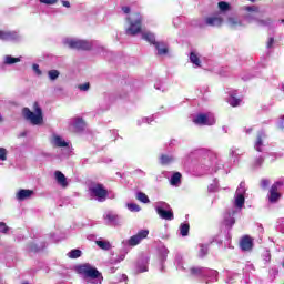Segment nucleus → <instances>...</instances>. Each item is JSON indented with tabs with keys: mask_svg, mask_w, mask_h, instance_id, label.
Here are the masks:
<instances>
[{
	"mask_svg": "<svg viewBox=\"0 0 284 284\" xmlns=\"http://www.w3.org/2000/svg\"><path fill=\"white\" fill-rule=\"evenodd\" d=\"M33 111L30 108L24 106L22 109V116L26 121H29L31 125H43V109L39 105V102L33 103Z\"/></svg>",
	"mask_w": 284,
	"mask_h": 284,
	"instance_id": "f257e3e1",
	"label": "nucleus"
},
{
	"mask_svg": "<svg viewBox=\"0 0 284 284\" xmlns=\"http://www.w3.org/2000/svg\"><path fill=\"white\" fill-rule=\"evenodd\" d=\"M75 272L84 276V278H99L101 276V272L88 263L75 266Z\"/></svg>",
	"mask_w": 284,
	"mask_h": 284,
	"instance_id": "f03ea898",
	"label": "nucleus"
},
{
	"mask_svg": "<svg viewBox=\"0 0 284 284\" xmlns=\"http://www.w3.org/2000/svg\"><path fill=\"white\" fill-rule=\"evenodd\" d=\"M134 19L131 20V18H128V21L130 23V27L126 29V34H131V37H134L141 32V13H134Z\"/></svg>",
	"mask_w": 284,
	"mask_h": 284,
	"instance_id": "7ed1b4c3",
	"label": "nucleus"
},
{
	"mask_svg": "<svg viewBox=\"0 0 284 284\" xmlns=\"http://www.w3.org/2000/svg\"><path fill=\"white\" fill-rule=\"evenodd\" d=\"M67 45L71 50H78V51H90L92 50V42L88 40H68Z\"/></svg>",
	"mask_w": 284,
	"mask_h": 284,
	"instance_id": "20e7f679",
	"label": "nucleus"
},
{
	"mask_svg": "<svg viewBox=\"0 0 284 284\" xmlns=\"http://www.w3.org/2000/svg\"><path fill=\"white\" fill-rule=\"evenodd\" d=\"M283 187V182L277 181L274 184L271 185L268 190V202L270 203H278L281 201V196L283 194L280 193L278 189Z\"/></svg>",
	"mask_w": 284,
	"mask_h": 284,
	"instance_id": "39448f33",
	"label": "nucleus"
},
{
	"mask_svg": "<svg viewBox=\"0 0 284 284\" xmlns=\"http://www.w3.org/2000/svg\"><path fill=\"white\" fill-rule=\"evenodd\" d=\"M89 192L93 195L97 196L98 201L103 202L108 199V189L103 186V184H95L89 189Z\"/></svg>",
	"mask_w": 284,
	"mask_h": 284,
	"instance_id": "423d86ee",
	"label": "nucleus"
},
{
	"mask_svg": "<svg viewBox=\"0 0 284 284\" xmlns=\"http://www.w3.org/2000/svg\"><path fill=\"white\" fill-rule=\"evenodd\" d=\"M150 235V231L149 230H141L138 232V234L132 235L129 240H128V245L130 247H136V245H139L141 243V241H144V239L146 236Z\"/></svg>",
	"mask_w": 284,
	"mask_h": 284,
	"instance_id": "0eeeda50",
	"label": "nucleus"
},
{
	"mask_svg": "<svg viewBox=\"0 0 284 284\" xmlns=\"http://www.w3.org/2000/svg\"><path fill=\"white\" fill-rule=\"evenodd\" d=\"M254 247V239L250 235H243L240 240V248L242 252H252Z\"/></svg>",
	"mask_w": 284,
	"mask_h": 284,
	"instance_id": "6e6552de",
	"label": "nucleus"
},
{
	"mask_svg": "<svg viewBox=\"0 0 284 284\" xmlns=\"http://www.w3.org/2000/svg\"><path fill=\"white\" fill-rule=\"evenodd\" d=\"M193 123L195 125H212L213 123H215V121L214 120H210V118H207V114H205V113H199L193 119Z\"/></svg>",
	"mask_w": 284,
	"mask_h": 284,
	"instance_id": "1a4fd4ad",
	"label": "nucleus"
},
{
	"mask_svg": "<svg viewBox=\"0 0 284 284\" xmlns=\"http://www.w3.org/2000/svg\"><path fill=\"white\" fill-rule=\"evenodd\" d=\"M158 215L164 221H173L174 213L172 211H165L163 207H156Z\"/></svg>",
	"mask_w": 284,
	"mask_h": 284,
	"instance_id": "9d476101",
	"label": "nucleus"
},
{
	"mask_svg": "<svg viewBox=\"0 0 284 284\" xmlns=\"http://www.w3.org/2000/svg\"><path fill=\"white\" fill-rule=\"evenodd\" d=\"M55 181L61 185L62 187H68V178H65V174L61 171L54 172Z\"/></svg>",
	"mask_w": 284,
	"mask_h": 284,
	"instance_id": "9b49d317",
	"label": "nucleus"
},
{
	"mask_svg": "<svg viewBox=\"0 0 284 284\" xmlns=\"http://www.w3.org/2000/svg\"><path fill=\"white\" fill-rule=\"evenodd\" d=\"M34 194L33 190L22 189L17 193L18 201H26V199H30Z\"/></svg>",
	"mask_w": 284,
	"mask_h": 284,
	"instance_id": "f8f14e48",
	"label": "nucleus"
},
{
	"mask_svg": "<svg viewBox=\"0 0 284 284\" xmlns=\"http://www.w3.org/2000/svg\"><path fill=\"white\" fill-rule=\"evenodd\" d=\"M205 23H206V26H211V27H214V26L221 27V26H223V18L207 17V18H205Z\"/></svg>",
	"mask_w": 284,
	"mask_h": 284,
	"instance_id": "ddd939ff",
	"label": "nucleus"
},
{
	"mask_svg": "<svg viewBox=\"0 0 284 284\" xmlns=\"http://www.w3.org/2000/svg\"><path fill=\"white\" fill-rule=\"evenodd\" d=\"M265 132L264 131H260L257 132V138L255 141V150L257 152H263V149H261L263 146V139H265Z\"/></svg>",
	"mask_w": 284,
	"mask_h": 284,
	"instance_id": "4468645a",
	"label": "nucleus"
},
{
	"mask_svg": "<svg viewBox=\"0 0 284 284\" xmlns=\"http://www.w3.org/2000/svg\"><path fill=\"white\" fill-rule=\"evenodd\" d=\"M155 49L158 50V54L163 57V54H168L170 50L168 49V44L165 42H158L154 44Z\"/></svg>",
	"mask_w": 284,
	"mask_h": 284,
	"instance_id": "2eb2a0df",
	"label": "nucleus"
},
{
	"mask_svg": "<svg viewBox=\"0 0 284 284\" xmlns=\"http://www.w3.org/2000/svg\"><path fill=\"white\" fill-rule=\"evenodd\" d=\"M142 39H144V41H148V43H151V45H156V43H159V41H156V37H154V33L151 32L143 33Z\"/></svg>",
	"mask_w": 284,
	"mask_h": 284,
	"instance_id": "dca6fc26",
	"label": "nucleus"
},
{
	"mask_svg": "<svg viewBox=\"0 0 284 284\" xmlns=\"http://www.w3.org/2000/svg\"><path fill=\"white\" fill-rule=\"evenodd\" d=\"M182 178H183V175L181 174V172L173 173V175L171 176V180H170V184L171 185H180Z\"/></svg>",
	"mask_w": 284,
	"mask_h": 284,
	"instance_id": "f3484780",
	"label": "nucleus"
},
{
	"mask_svg": "<svg viewBox=\"0 0 284 284\" xmlns=\"http://www.w3.org/2000/svg\"><path fill=\"white\" fill-rule=\"evenodd\" d=\"M174 162V158L168 154H162L160 156V163L161 165H170V163Z\"/></svg>",
	"mask_w": 284,
	"mask_h": 284,
	"instance_id": "a211bd4d",
	"label": "nucleus"
},
{
	"mask_svg": "<svg viewBox=\"0 0 284 284\" xmlns=\"http://www.w3.org/2000/svg\"><path fill=\"white\" fill-rule=\"evenodd\" d=\"M55 148H68V142H65L61 136L55 135L53 138Z\"/></svg>",
	"mask_w": 284,
	"mask_h": 284,
	"instance_id": "6ab92c4d",
	"label": "nucleus"
},
{
	"mask_svg": "<svg viewBox=\"0 0 284 284\" xmlns=\"http://www.w3.org/2000/svg\"><path fill=\"white\" fill-rule=\"evenodd\" d=\"M74 128L79 131L85 130V120H83V118H77L74 121Z\"/></svg>",
	"mask_w": 284,
	"mask_h": 284,
	"instance_id": "aec40b11",
	"label": "nucleus"
},
{
	"mask_svg": "<svg viewBox=\"0 0 284 284\" xmlns=\"http://www.w3.org/2000/svg\"><path fill=\"white\" fill-rule=\"evenodd\" d=\"M230 97H231V100L229 101L230 105L232 108H239V105H241V98H236V95L233 93H231Z\"/></svg>",
	"mask_w": 284,
	"mask_h": 284,
	"instance_id": "412c9836",
	"label": "nucleus"
},
{
	"mask_svg": "<svg viewBox=\"0 0 284 284\" xmlns=\"http://www.w3.org/2000/svg\"><path fill=\"white\" fill-rule=\"evenodd\" d=\"M191 276H203V267L193 266L190 268Z\"/></svg>",
	"mask_w": 284,
	"mask_h": 284,
	"instance_id": "4be33fe9",
	"label": "nucleus"
},
{
	"mask_svg": "<svg viewBox=\"0 0 284 284\" xmlns=\"http://www.w3.org/2000/svg\"><path fill=\"white\" fill-rule=\"evenodd\" d=\"M135 199L140 201V203H150V197L143 192H138Z\"/></svg>",
	"mask_w": 284,
	"mask_h": 284,
	"instance_id": "5701e85b",
	"label": "nucleus"
},
{
	"mask_svg": "<svg viewBox=\"0 0 284 284\" xmlns=\"http://www.w3.org/2000/svg\"><path fill=\"white\" fill-rule=\"evenodd\" d=\"M190 61L191 63H193L194 65H197L199 68H201V59L199 58V55H196L194 52L190 53Z\"/></svg>",
	"mask_w": 284,
	"mask_h": 284,
	"instance_id": "b1692460",
	"label": "nucleus"
},
{
	"mask_svg": "<svg viewBox=\"0 0 284 284\" xmlns=\"http://www.w3.org/2000/svg\"><path fill=\"white\" fill-rule=\"evenodd\" d=\"M180 234L181 236H187L190 234V224L187 223L181 224Z\"/></svg>",
	"mask_w": 284,
	"mask_h": 284,
	"instance_id": "393cba45",
	"label": "nucleus"
},
{
	"mask_svg": "<svg viewBox=\"0 0 284 284\" xmlns=\"http://www.w3.org/2000/svg\"><path fill=\"white\" fill-rule=\"evenodd\" d=\"M95 245H98V247H100V250H110V247H112V245L110 244V242H105V241H95Z\"/></svg>",
	"mask_w": 284,
	"mask_h": 284,
	"instance_id": "a878e982",
	"label": "nucleus"
},
{
	"mask_svg": "<svg viewBox=\"0 0 284 284\" xmlns=\"http://www.w3.org/2000/svg\"><path fill=\"white\" fill-rule=\"evenodd\" d=\"M12 37H14V34H12V32L9 31H0V39L2 41H10V39H12Z\"/></svg>",
	"mask_w": 284,
	"mask_h": 284,
	"instance_id": "bb28decb",
	"label": "nucleus"
},
{
	"mask_svg": "<svg viewBox=\"0 0 284 284\" xmlns=\"http://www.w3.org/2000/svg\"><path fill=\"white\" fill-rule=\"evenodd\" d=\"M235 205L237 207H243L245 205V196L243 194H239L235 199Z\"/></svg>",
	"mask_w": 284,
	"mask_h": 284,
	"instance_id": "cd10ccee",
	"label": "nucleus"
},
{
	"mask_svg": "<svg viewBox=\"0 0 284 284\" xmlns=\"http://www.w3.org/2000/svg\"><path fill=\"white\" fill-rule=\"evenodd\" d=\"M19 61H21V59H19V58H12L11 55H7V57H6V60H4V63H6L7 65H12V64H14V63H19Z\"/></svg>",
	"mask_w": 284,
	"mask_h": 284,
	"instance_id": "c85d7f7f",
	"label": "nucleus"
},
{
	"mask_svg": "<svg viewBox=\"0 0 284 284\" xmlns=\"http://www.w3.org/2000/svg\"><path fill=\"white\" fill-rule=\"evenodd\" d=\"M81 256V250L74 248L69 252V258H80Z\"/></svg>",
	"mask_w": 284,
	"mask_h": 284,
	"instance_id": "c756f323",
	"label": "nucleus"
},
{
	"mask_svg": "<svg viewBox=\"0 0 284 284\" xmlns=\"http://www.w3.org/2000/svg\"><path fill=\"white\" fill-rule=\"evenodd\" d=\"M48 74H49V79L51 80V81H57V79H59V71L58 70H50L49 72H48Z\"/></svg>",
	"mask_w": 284,
	"mask_h": 284,
	"instance_id": "7c9ffc66",
	"label": "nucleus"
},
{
	"mask_svg": "<svg viewBox=\"0 0 284 284\" xmlns=\"http://www.w3.org/2000/svg\"><path fill=\"white\" fill-rule=\"evenodd\" d=\"M128 210H130V212H141V206L136 203H129Z\"/></svg>",
	"mask_w": 284,
	"mask_h": 284,
	"instance_id": "2f4dec72",
	"label": "nucleus"
},
{
	"mask_svg": "<svg viewBox=\"0 0 284 284\" xmlns=\"http://www.w3.org/2000/svg\"><path fill=\"white\" fill-rule=\"evenodd\" d=\"M217 7L220 10H222V12H226V10H230V3L225 2V1L219 2Z\"/></svg>",
	"mask_w": 284,
	"mask_h": 284,
	"instance_id": "473e14b6",
	"label": "nucleus"
},
{
	"mask_svg": "<svg viewBox=\"0 0 284 284\" xmlns=\"http://www.w3.org/2000/svg\"><path fill=\"white\" fill-rule=\"evenodd\" d=\"M260 187H261V190H267V187H270V180L262 179L260 181Z\"/></svg>",
	"mask_w": 284,
	"mask_h": 284,
	"instance_id": "72a5a7b5",
	"label": "nucleus"
},
{
	"mask_svg": "<svg viewBox=\"0 0 284 284\" xmlns=\"http://www.w3.org/2000/svg\"><path fill=\"white\" fill-rule=\"evenodd\" d=\"M8 160V150L4 148H0V161H7Z\"/></svg>",
	"mask_w": 284,
	"mask_h": 284,
	"instance_id": "f704fd0d",
	"label": "nucleus"
},
{
	"mask_svg": "<svg viewBox=\"0 0 284 284\" xmlns=\"http://www.w3.org/2000/svg\"><path fill=\"white\" fill-rule=\"evenodd\" d=\"M257 22L260 23V26H272V18L261 19L257 20Z\"/></svg>",
	"mask_w": 284,
	"mask_h": 284,
	"instance_id": "c9c22d12",
	"label": "nucleus"
},
{
	"mask_svg": "<svg viewBox=\"0 0 284 284\" xmlns=\"http://www.w3.org/2000/svg\"><path fill=\"white\" fill-rule=\"evenodd\" d=\"M8 230H10V227H8V225H6L4 222H1V223H0V232H1L2 234H8Z\"/></svg>",
	"mask_w": 284,
	"mask_h": 284,
	"instance_id": "e433bc0d",
	"label": "nucleus"
},
{
	"mask_svg": "<svg viewBox=\"0 0 284 284\" xmlns=\"http://www.w3.org/2000/svg\"><path fill=\"white\" fill-rule=\"evenodd\" d=\"M244 10L246 12H258V7H256V6H248V7H245Z\"/></svg>",
	"mask_w": 284,
	"mask_h": 284,
	"instance_id": "4c0bfd02",
	"label": "nucleus"
},
{
	"mask_svg": "<svg viewBox=\"0 0 284 284\" xmlns=\"http://www.w3.org/2000/svg\"><path fill=\"white\" fill-rule=\"evenodd\" d=\"M78 88L82 92H88V90H90V84H89V82H85L84 84H80Z\"/></svg>",
	"mask_w": 284,
	"mask_h": 284,
	"instance_id": "58836bf2",
	"label": "nucleus"
},
{
	"mask_svg": "<svg viewBox=\"0 0 284 284\" xmlns=\"http://www.w3.org/2000/svg\"><path fill=\"white\" fill-rule=\"evenodd\" d=\"M40 3H44L45 6H54L57 0H40Z\"/></svg>",
	"mask_w": 284,
	"mask_h": 284,
	"instance_id": "ea45409f",
	"label": "nucleus"
},
{
	"mask_svg": "<svg viewBox=\"0 0 284 284\" xmlns=\"http://www.w3.org/2000/svg\"><path fill=\"white\" fill-rule=\"evenodd\" d=\"M229 23H231V26H241V21L235 18H229Z\"/></svg>",
	"mask_w": 284,
	"mask_h": 284,
	"instance_id": "a19ab883",
	"label": "nucleus"
},
{
	"mask_svg": "<svg viewBox=\"0 0 284 284\" xmlns=\"http://www.w3.org/2000/svg\"><path fill=\"white\" fill-rule=\"evenodd\" d=\"M266 48L270 50L274 48V38H268V41L266 42Z\"/></svg>",
	"mask_w": 284,
	"mask_h": 284,
	"instance_id": "79ce46f5",
	"label": "nucleus"
},
{
	"mask_svg": "<svg viewBox=\"0 0 284 284\" xmlns=\"http://www.w3.org/2000/svg\"><path fill=\"white\" fill-rule=\"evenodd\" d=\"M108 221H116V215L114 214H108L106 215Z\"/></svg>",
	"mask_w": 284,
	"mask_h": 284,
	"instance_id": "37998d69",
	"label": "nucleus"
},
{
	"mask_svg": "<svg viewBox=\"0 0 284 284\" xmlns=\"http://www.w3.org/2000/svg\"><path fill=\"white\" fill-rule=\"evenodd\" d=\"M130 7H122V12H124V14H130Z\"/></svg>",
	"mask_w": 284,
	"mask_h": 284,
	"instance_id": "c03bdc74",
	"label": "nucleus"
},
{
	"mask_svg": "<svg viewBox=\"0 0 284 284\" xmlns=\"http://www.w3.org/2000/svg\"><path fill=\"white\" fill-rule=\"evenodd\" d=\"M278 125H280L281 130H284V115L281 118Z\"/></svg>",
	"mask_w": 284,
	"mask_h": 284,
	"instance_id": "a18cd8bd",
	"label": "nucleus"
},
{
	"mask_svg": "<svg viewBox=\"0 0 284 284\" xmlns=\"http://www.w3.org/2000/svg\"><path fill=\"white\" fill-rule=\"evenodd\" d=\"M33 70L41 74V70L39 69V64H33Z\"/></svg>",
	"mask_w": 284,
	"mask_h": 284,
	"instance_id": "49530a36",
	"label": "nucleus"
},
{
	"mask_svg": "<svg viewBox=\"0 0 284 284\" xmlns=\"http://www.w3.org/2000/svg\"><path fill=\"white\" fill-rule=\"evenodd\" d=\"M62 6L64 8H70V1H62Z\"/></svg>",
	"mask_w": 284,
	"mask_h": 284,
	"instance_id": "de8ad7c7",
	"label": "nucleus"
},
{
	"mask_svg": "<svg viewBox=\"0 0 284 284\" xmlns=\"http://www.w3.org/2000/svg\"><path fill=\"white\" fill-rule=\"evenodd\" d=\"M200 253H201V256H205V254H206V252L203 247L200 250Z\"/></svg>",
	"mask_w": 284,
	"mask_h": 284,
	"instance_id": "09e8293b",
	"label": "nucleus"
},
{
	"mask_svg": "<svg viewBox=\"0 0 284 284\" xmlns=\"http://www.w3.org/2000/svg\"><path fill=\"white\" fill-rule=\"evenodd\" d=\"M234 223H236V221L234 220V217L231 219V225H234Z\"/></svg>",
	"mask_w": 284,
	"mask_h": 284,
	"instance_id": "8fccbe9b",
	"label": "nucleus"
},
{
	"mask_svg": "<svg viewBox=\"0 0 284 284\" xmlns=\"http://www.w3.org/2000/svg\"><path fill=\"white\" fill-rule=\"evenodd\" d=\"M27 132H22V133H20V136H27Z\"/></svg>",
	"mask_w": 284,
	"mask_h": 284,
	"instance_id": "3c124183",
	"label": "nucleus"
},
{
	"mask_svg": "<svg viewBox=\"0 0 284 284\" xmlns=\"http://www.w3.org/2000/svg\"><path fill=\"white\" fill-rule=\"evenodd\" d=\"M251 3H255L256 2V0H248Z\"/></svg>",
	"mask_w": 284,
	"mask_h": 284,
	"instance_id": "603ef678",
	"label": "nucleus"
},
{
	"mask_svg": "<svg viewBox=\"0 0 284 284\" xmlns=\"http://www.w3.org/2000/svg\"><path fill=\"white\" fill-rule=\"evenodd\" d=\"M3 122V118L0 115V123H2Z\"/></svg>",
	"mask_w": 284,
	"mask_h": 284,
	"instance_id": "864d4df0",
	"label": "nucleus"
},
{
	"mask_svg": "<svg viewBox=\"0 0 284 284\" xmlns=\"http://www.w3.org/2000/svg\"><path fill=\"white\" fill-rule=\"evenodd\" d=\"M281 21V23H284V19H282V20H280Z\"/></svg>",
	"mask_w": 284,
	"mask_h": 284,
	"instance_id": "5fc2aeb1",
	"label": "nucleus"
},
{
	"mask_svg": "<svg viewBox=\"0 0 284 284\" xmlns=\"http://www.w3.org/2000/svg\"><path fill=\"white\" fill-rule=\"evenodd\" d=\"M260 160H261V163H263V158H261Z\"/></svg>",
	"mask_w": 284,
	"mask_h": 284,
	"instance_id": "6e6d98bb",
	"label": "nucleus"
},
{
	"mask_svg": "<svg viewBox=\"0 0 284 284\" xmlns=\"http://www.w3.org/2000/svg\"><path fill=\"white\" fill-rule=\"evenodd\" d=\"M246 19H250V16H246Z\"/></svg>",
	"mask_w": 284,
	"mask_h": 284,
	"instance_id": "4d7b16f0",
	"label": "nucleus"
},
{
	"mask_svg": "<svg viewBox=\"0 0 284 284\" xmlns=\"http://www.w3.org/2000/svg\"><path fill=\"white\" fill-rule=\"evenodd\" d=\"M23 284H30V283H28V282H24Z\"/></svg>",
	"mask_w": 284,
	"mask_h": 284,
	"instance_id": "13d9d810",
	"label": "nucleus"
}]
</instances>
